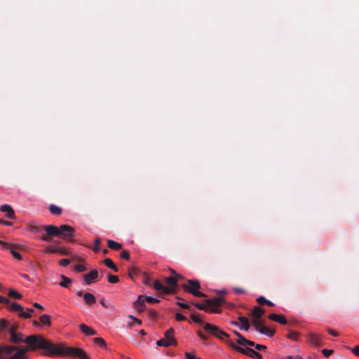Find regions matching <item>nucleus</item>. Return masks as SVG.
<instances>
[{
	"label": "nucleus",
	"instance_id": "e433bc0d",
	"mask_svg": "<svg viewBox=\"0 0 359 359\" xmlns=\"http://www.w3.org/2000/svg\"><path fill=\"white\" fill-rule=\"evenodd\" d=\"M247 339H245L242 334L237 339L236 343L240 346H245Z\"/></svg>",
	"mask_w": 359,
	"mask_h": 359
},
{
	"label": "nucleus",
	"instance_id": "c03bdc74",
	"mask_svg": "<svg viewBox=\"0 0 359 359\" xmlns=\"http://www.w3.org/2000/svg\"><path fill=\"white\" fill-rule=\"evenodd\" d=\"M177 304L184 309H189L190 310L191 309V306L188 304L182 303V302H177Z\"/></svg>",
	"mask_w": 359,
	"mask_h": 359
},
{
	"label": "nucleus",
	"instance_id": "393cba45",
	"mask_svg": "<svg viewBox=\"0 0 359 359\" xmlns=\"http://www.w3.org/2000/svg\"><path fill=\"white\" fill-rule=\"evenodd\" d=\"M104 263L107 267L111 269L114 271H115V272L118 271V267L114 264V263L110 258H106L104 260Z\"/></svg>",
	"mask_w": 359,
	"mask_h": 359
},
{
	"label": "nucleus",
	"instance_id": "aec40b11",
	"mask_svg": "<svg viewBox=\"0 0 359 359\" xmlns=\"http://www.w3.org/2000/svg\"><path fill=\"white\" fill-rule=\"evenodd\" d=\"M79 328L83 333L88 336L95 335L97 334V332L94 329L90 327L89 326L85 324H81L79 325Z\"/></svg>",
	"mask_w": 359,
	"mask_h": 359
},
{
	"label": "nucleus",
	"instance_id": "cd10ccee",
	"mask_svg": "<svg viewBox=\"0 0 359 359\" xmlns=\"http://www.w3.org/2000/svg\"><path fill=\"white\" fill-rule=\"evenodd\" d=\"M257 302H258L259 304L260 305H263V304H266L269 306H273L274 304L273 302H271V301L269 300H267L263 296H261L259 297V298H257Z\"/></svg>",
	"mask_w": 359,
	"mask_h": 359
},
{
	"label": "nucleus",
	"instance_id": "4468645a",
	"mask_svg": "<svg viewBox=\"0 0 359 359\" xmlns=\"http://www.w3.org/2000/svg\"><path fill=\"white\" fill-rule=\"evenodd\" d=\"M0 210L5 212L8 219H13L15 218V212L10 205L4 204L1 205Z\"/></svg>",
	"mask_w": 359,
	"mask_h": 359
},
{
	"label": "nucleus",
	"instance_id": "8fccbe9b",
	"mask_svg": "<svg viewBox=\"0 0 359 359\" xmlns=\"http://www.w3.org/2000/svg\"><path fill=\"white\" fill-rule=\"evenodd\" d=\"M0 224L5 226H12L13 224L11 222L4 220L2 219H0Z\"/></svg>",
	"mask_w": 359,
	"mask_h": 359
},
{
	"label": "nucleus",
	"instance_id": "f03ea898",
	"mask_svg": "<svg viewBox=\"0 0 359 359\" xmlns=\"http://www.w3.org/2000/svg\"><path fill=\"white\" fill-rule=\"evenodd\" d=\"M265 311L259 306H255L252 311L251 315L255 319L252 320V324L255 327V330L262 334H265L269 337H271L275 334V330L271 329L266 327L259 318H260L264 314Z\"/></svg>",
	"mask_w": 359,
	"mask_h": 359
},
{
	"label": "nucleus",
	"instance_id": "a211bd4d",
	"mask_svg": "<svg viewBox=\"0 0 359 359\" xmlns=\"http://www.w3.org/2000/svg\"><path fill=\"white\" fill-rule=\"evenodd\" d=\"M165 283L169 285V287H167L171 289V293H173L176 291L177 288V284L176 278L174 277V276L168 277L165 280Z\"/></svg>",
	"mask_w": 359,
	"mask_h": 359
},
{
	"label": "nucleus",
	"instance_id": "f704fd0d",
	"mask_svg": "<svg viewBox=\"0 0 359 359\" xmlns=\"http://www.w3.org/2000/svg\"><path fill=\"white\" fill-rule=\"evenodd\" d=\"M108 281L111 283H116L119 281V278L117 276L108 274Z\"/></svg>",
	"mask_w": 359,
	"mask_h": 359
},
{
	"label": "nucleus",
	"instance_id": "774afa93",
	"mask_svg": "<svg viewBox=\"0 0 359 359\" xmlns=\"http://www.w3.org/2000/svg\"><path fill=\"white\" fill-rule=\"evenodd\" d=\"M169 270L171 272V273L172 274V276H176L177 273L175 270H173L172 269H170Z\"/></svg>",
	"mask_w": 359,
	"mask_h": 359
},
{
	"label": "nucleus",
	"instance_id": "864d4df0",
	"mask_svg": "<svg viewBox=\"0 0 359 359\" xmlns=\"http://www.w3.org/2000/svg\"><path fill=\"white\" fill-rule=\"evenodd\" d=\"M351 351L355 355L359 356V346H355Z\"/></svg>",
	"mask_w": 359,
	"mask_h": 359
},
{
	"label": "nucleus",
	"instance_id": "a19ab883",
	"mask_svg": "<svg viewBox=\"0 0 359 359\" xmlns=\"http://www.w3.org/2000/svg\"><path fill=\"white\" fill-rule=\"evenodd\" d=\"M74 269L77 272H83L86 271V268L82 264H76L74 267Z\"/></svg>",
	"mask_w": 359,
	"mask_h": 359
},
{
	"label": "nucleus",
	"instance_id": "052dcab7",
	"mask_svg": "<svg viewBox=\"0 0 359 359\" xmlns=\"http://www.w3.org/2000/svg\"><path fill=\"white\" fill-rule=\"evenodd\" d=\"M285 359H301L299 355H295L294 357L291 355H287L285 358Z\"/></svg>",
	"mask_w": 359,
	"mask_h": 359
},
{
	"label": "nucleus",
	"instance_id": "1a4fd4ad",
	"mask_svg": "<svg viewBox=\"0 0 359 359\" xmlns=\"http://www.w3.org/2000/svg\"><path fill=\"white\" fill-rule=\"evenodd\" d=\"M175 330L170 328L164 334V338H162L156 341L158 346L168 347L170 346H176L177 344L176 339L174 337Z\"/></svg>",
	"mask_w": 359,
	"mask_h": 359
},
{
	"label": "nucleus",
	"instance_id": "e2e57ef3",
	"mask_svg": "<svg viewBox=\"0 0 359 359\" xmlns=\"http://www.w3.org/2000/svg\"><path fill=\"white\" fill-rule=\"evenodd\" d=\"M33 306H34V307L39 309L41 310H43L44 309L43 307L41 304H39V303H34L33 304Z\"/></svg>",
	"mask_w": 359,
	"mask_h": 359
},
{
	"label": "nucleus",
	"instance_id": "603ef678",
	"mask_svg": "<svg viewBox=\"0 0 359 359\" xmlns=\"http://www.w3.org/2000/svg\"><path fill=\"white\" fill-rule=\"evenodd\" d=\"M257 350L258 351H261V350H265L266 349V346H264V345H262V344H256L255 347Z\"/></svg>",
	"mask_w": 359,
	"mask_h": 359
},
{
	"label": "nucleus",
	"instance_id": "5701e85b",
	"mask_svg": "<svg viewBox=\"0 0 359 359\" xmlns=\"http://www.w3.org/2000/svg\"><path fill=\"white\" fill-rule=\"evenodd\" d=\"M107 246L111 250L118 251L122 248V244L113 240L107 241Z\"/></svg>",
	"mask_w": 359,
	"mask_h": 359
},
{
	"label": "nucleus",
	"instance_id": "338daca9",
	"mask_svg": "<svg viewBox=\"0 0 359 359\" xmlns=\"http://www.w3.org/2000/svg\"><path fill=\"white\" fill-rule=\"evenodd\" d=\"M21 276H22L24 278H25V279H27V280H29V276H28V275L23 273V274H22Z\"/></svg>",
	"mask_w": 359,
	"mask_h": 359
},
{
	"label": "nucleus",
	"instance_id": "0eeeda50",
	"mask_svg": "<svg viewBox=\"0 0 359 359\" xmlns=\"http://www.w3.org/2000/svg\"><path fill=\"white\" fill-rule=\"evenodd\" d=\"M16 329H17V325H12L9 327L8 328V332L10 333V335H11V340L12 342L13 343H15V344H18V343H20V342H25L26 343L27 345H28V348H17L15 346H11V347H14L15 348V351L13 352V353L11 355H13L15 352H17L19 349H25L26 351H27L28 350H31V348H30V346L26 342L27 338L29 337V336H28L25 340L23 339V335L22 334L20 333V332H16ZM32 335H30L31 337ZM27 352H25L26 353Z\"/></svg>",
	"mask_w": 359,
	"mask_h": 359
},
{
	"label": "nucleus",
	"instance_id": "9b49d317",
	"mask_svg": "<svg viewBox=\"0 0 359 359\" xmlns=\"http://www.w3.org/2000/svg\"><path fill=\"white\" fill-rule=\"evenodd\" d=\"M59 238L65 239L68 241H72V238L74 235V229L72 226L67 224H62L60 226Z\"/></svg>",
	"mask_w": 359,
	"mask_h": 359
},
{
	"label": "nucleus",
	"instance_id": "20e7f679",
	"mask_svg": "<svg viewBox=\"0 0 359 359\" xmlns=\"http://www.w3.org/2000/svg\"><path fill=\"white\" fill-rule=\"evenodd\" d=\"M224 299L222 297H217L213 299L205 300V304H194L198 309L208 313H219L221 312L219 307L224 303Z\"/></svg>",
	"mask_w": 359,
	"mask_h": 359
},
{
	"label": "nucleus",
	"instance_id": "39448f33",
	"mask_svg": "<svg viewBox=\"0 0 359 359\" xmlns=\"http://www.w3.org/2000/svg\"><path fill=\"white\" fill-rule=\"evenodd\" d=\"M14 351V347H0V359H25V349H19L13 355H11Z\"/></svg>",
	"mask_w": 359,
	"mask_h": 359
},
{
	"label": "nucleus",
	"instance_id": "69168bd1",
	"mask_svg": "<svg viewBox=\"0 0 359 359\" xmlns=\"http://www.w3.org/2000/svg\"><path fill=\"white\" fill-rule=\"evenodd\" d=\"M135 321L138 324V325H142V320L138 319V318H135Z\"/></svg>",
	"mask_w": 359,
	"mask_h": 359
},
{
	"label": "nucleus",
	"instance_id": "a878e982",
	"mask_svg": "<svg viewBox=\"0 0 359 359\" xmlns=\"http://www.w3.org/2000/svg\"><path fill=\"white\" fill-rule=\"evenodd\" d=\"M39 320L42 324L46 325H50L51 324L50 316L47 314H43L39 318Z\"/></svg>",
	"mask_w": 359,
	"mask_h": 359
},
{
	"label": "nucleus",
	"instance_id": "79ce46f5",
	"mask_svg": "<svg viewBox=\"0 0 359 359\" xmlns=\"http://www.w3.org/2000/svg\"><path fill=\"white\" fill-rule=\"evenodd\" d=\"M175 320L177 321H183V320H186L187 318L184 315H182L180 313H177L175 315Z\"/></svg>",
	"mask_w": 359,
	"mask_h": 359
},
{
	"label": "nucleus",
	"instance_id": "6e6552de",
	"mask_svg": "<svg viewBox=\"0 0 359 359\" xmlns=\"http://www.w3.org/2000/svg\"><path fill=\"white\" fill-rule=\"evenodd\" d=\"M226 343L231 348H233V350H235L242 354L250 356L253 358H257V359L262 358V355L261 353L253 350L251 348H249V347L243 348V347L236 346L232 341H226Z\"/></svg>",
	"mask_w": 359,
	"mask_h": 359
},
{
	"label": "nucleus",
	"instance_id": "dca6fc26",
	"mask_svg": "<svg viewBox=\"0 0 359 359\" xmlns=\"http://www.w3.org/2000/svg\"><path fill=\"white\" fill-rule=\"evenodd\" d=\"M154 287L156 290L159 291L165 294L171 293V289L164 286L159 280H155L154 282Z\"/></svg>",
	"mask_w": 359,
	"mask_h": 359
},
{
	"label": "nucleus",
	"instance_id": "3c124183",
	"mask_svg": "<svg viewBox=\"0 0 359 359\" xmlns=\"http://www.w3.org/2000/svg\"><path fill=\"white\" fill-rule=\"evenodd\" d=\"M185 356L187 359H196V355L194 353L187 352Z\"/></svg>",
	"mask_w": 359,
	"mask_h": 359
},
{
	"label": "nucleus",
	"instance_id": "de8ad7c7",
	"mask_svg": "<svg viewBox=\"0 0 359 359\" xmlns=\"http://www.w3.org/2000/svg\"><path fill=\"white\" fill-rule=\"evenodd\" d=\"M55 250H56V248H54L50 246H47L45 249V252H48V253H55Z\"/></svg>",
	"mask_w": 359,
	"mask_h": 359
},
{
	"label": "nucleus",
	"instance_id": "f3484780",
	"mask_svg": "<svg viewBox=\"0 0 359 359\" xmlns=\"http://www.w3.org/2000/svg\"><path fill=\"white\" fill-rule=\"evenodd\" d=\"M308 341L314 346L321 345V336L316 333H310L308 335Z\"/></svg>",
	"mask_w": 359,
	"mask_h": 359
},
{
	"label": "nucleus",
	"instance_id": "680f3d73",
	"mask_svg": "<svg viewBox=\"0 0 359 359\" xmlns=\"http://www.w3.org/2000/svg\"><path fill=\"white\" fill-rule=\"evenodd\" d=\"M234 291L237 293H244L245 290L243 288L236 287L234 288Z\"/></svg>",
	"mask_w": 359,
	"mask_h": 359
},
{
	"label": "nucleus",
	"instance_id": "4c0bfd02",
	"mask_svg": "<svg viewBox=\"0 0 359 359\" xmlns=\"http://www.w3.org/2000/svg\"><path fill=\"white\" fill-rule=\"evenodd\" d=\"M334 353V351L332 349H323L322 350V353L324 356L325 357H329L330 355H331L332 353Z\"/></svg>",
	"mask_w": 359,
	"mask_h": 359
},
{
	"label": "nucleus",
	"instance_id": "0e129e2a",
	"mask_svg": "<svg viewBox=\"0 0 359 359\" xmlns=\"http://www.w3.org/2000/svg\"><path fill=\"white\" fill-rule=\"evenodd\" d=\"M76 294H77V296H78V297H81V296H83V294H83V292H82V291L79 290V291H78V292H76Z\"/></svg>",
	"mask_w": 359,
	"mask_h": 359
},
{
	"label": "nucleus",
	"instance_id": "37998d69",
	"mask_svg": "<svg viewBox=\"0 0 359 359\" xmlns=\"http://www.w3.org/2000/svg\"><path fill=\"white\" fill-rule=\"evenodd\" d=\"M7 326H8L7 321L4 318L0 319V329H1V330L6 329L7 327Z\"/></svg>",
	"mask_w": 359,
	"mask_h": 359
},
{
	"label": "nucleus",
	"instance_id": "49530a36",
	"mask_svg": "<svg viewBox=\"0 0 359 359\" xmlns=\"http://www.w3.org/2000/svg\"><path fill=\"white\" fill-rule=\"evenodd\" d=\"M69 263H70V259H62L60 262V264L64 267L67 266Z\"/></svg>",
	"mask_w": 359,
	"mask_h": 359
},
{
	"label": "nucleus",
	"instance_id": "4d7b16f0",
	"mask_svg": "<svg viewBox=\"0 0 359 359\" xmlns=\"http://www.w3.org/2000/svg\"><path fill=\"white\" fill-rule=\"evenodd\" d=\"M149 315H150V316L155 318L157 316V312L154 309H151L149 311Z\"/></svg>",
	"mask_w": 359,
	"mask_h": 359
},
{
	"label": "nucleus",
	"instance_id": "ea45409f",
	"mask_svg": "<svg viewBox=\"0 0 359 359\" xmlns=\"http://www.w3.org/2000/svg\"><path fill=\"white\" fill-rule=\"evenodd\" d=\"M130 254L129 252L127 251V250H123L122 251V252L121 253V257L122 259H124L126 260H129L130 259Z\"/></svg>",
	"mask_w": 359,
	"mask_h": 359
},
{
	"label": "nucleus",
	"instance_id": "b1692460",
	"mask_svg": "<svg viewBox=\"0 0 359 359\" xmlns=\"http://www.w3.org/2000/svg\"><path fill=\"white\" fill-rule=\"evenodd\" d=\"M48 210L53 215H60L62 212V209L54 204H50L49 205Z\"/></svg>",
	"mask_w": 359,
	"mask_h": 359
},
{
	"label": "nucleus",
	"instance_id": "bb28decb",
	"mask_svg": "<svg viewBox=\"0 0 359 359\" xmlns=\"http://www.w3.org/2000/svg\"><path fill=\"white\" fill-rule=\"evenodd\" d=\"M61 278L62 281L60 283V285L63 287H69L72 280L70 278L66 277L64 275H61Z\"/></svg>",
	"mask_w": 359,
	"mask_h": 359
},
{
	"label": "nucleus",
	"instance_id": "2f4dec72",
	"mask_svg": "<svg viewBox=\"0 0 359 359\" xmlns=\"http://www.w3.org/2000/svg\"><path fill=\"white\" fill-rule=\"evenodd\" d=\"M93 341L96 344L100 345L102 347H104V348L107 347V344H106L105 341L101 337L94 338Z\"/></svg>",
	"mask_w": 359,
	"mask_h": 359
},
{
	"label": "nucleus",
	"instance_id": "5fc2aeb1",
	"mask_svg": "<svg viewBox=\"0 0 359 359\" xmlns=\"http://www.w3.org/2000/svg\"><path fill=\"white\" fill-rule=\"evenodd\" d=\"M197 334H198V336L201 339H203V340L207 339V336H206V335H205V334H204L201 331H200V330H199V331H198V332H197Z\"/></svg>",
	"mask_w": 359,
	"mask_h": 359
},
{
	"label": "nucleus",
	"instance_id": "09e8293b",
	"mask_svg": "<svg viewBox=\"0 0 359 359\" xmlns=\"http://www.w3.org/2000/svg\"><path fill=\"white\" fill-rule=\"evenodd\" d=\"M41 240L43 241H46V242H50L51 238H50V236H48V234H46V235L43 234L41 237Z\"/></svg>",
	"mask_w": 359,
	"mask_h": 359
},
{
	"label": "nucleus",
	"instance_id": "13d9d810",
	"mask_svg": "<svg viewBox=\"0 0 359 359\" xmlns=\"http://www.w3.org/2000/svg\"><path fill=\"white\" fill-rule=\"evenodd\" d=\"M174 277L176 278V281H179L180 280H184L183 276H182L180 273H177L176 276H174Z\"/></svg>",
	"mask_w": 359,
	"mask_h": 359
},
{
	"label": "nucleus",
	"instance_id": "6ab92c4d",
	"mask_svg": "<svg viewBox=\"0 0 359 359\" xmlns=\"http://www.w3.org/2000/svg\"><path fill=\"white\" fill-rule=\"evenodd\" d=\"M269 318L271 320H273L275 322L279 323L281 325H286L287 323V320L284 318L283 316L278 315V314H270L269 316Z\"/></svg>",
	"mask_w": 359,
	"mask_h": 359
},
{
	"label": "nucleus",
	"instance_id": "9d476101",
	"mask_svg": "<svg viewBox=\"0 0 359 359\" xmlns=\"http://www.w3.org/2000/svg\"><path fill=\"white\" fill-rule=\"evenodd\" d=\"M145 301L149 304H156L159 302V300L154 297L140 295L137 299L133 303L134 308L136 309L139 312H142L146 307L144 304Z\"/></svg>",
	"mask_w": 359,
	"mask_h": 359
},
{
	"label": "nucleus",
	"instance_id": "58836bf2",
	"mask_svg": "<svg viewBox=\"0 0 359 359\" xmlns=\"http://www.w3.org/2000/svg\"><path fill=\"white\" fill-rule=\"evenodd\" d=\"M19 316L22 318H29L31 317V314L27 311H24V309L22 308V311H20L19 312Z\"/></svg>",
	"mask_w": 359,
	"mask_h": 359
},
{
	"label": "nucleus",
	"instance_id": "6e6d98bb",
	"mask_svg": "<svg viewBox=\"0 0 359 359\" xmlns=\"http://www.w3.org/2000/svg\"><path fill=\"white\" fill-rule=\"evenodd\" d=\"M327 332L330 334L332 335L333 337H337L338 336V333L337 332H335L334 330H332V329H329L327 330Z\"/></svg>",
	"mask_w": 359,
	"mask_h": 359
},
{
	"label": "nucleus",
	"instance_id": "bf43d9fd",
	"mask_svg": "<svg viewBox=\"0 0 359 359\" xmlns=\"http://www.w3.org/2000/svg\"><path fill=\"white\" fill-rule=\"evenodd\" d=\"M245 345H248L250 346H255V347L256 346V344H255L254 341L248 340V339H247Z\"/></svg>",
	"mask_w": 359,
	"mask_h": 359
},
{
	"label": "nucleus",
	"instance_id": "7ed1b4c3",
	"mask_svg": "<svg viewBox=\"0 0 359 359\" xmlns=\"http://www.w3.org/2000/svg\"><path fill=\"white\" fill-rule=\"evenodd\" d=\"M191 319L196 323L203 325L204 330L210 335H212L221 340H223V337L226 338L229 337V335L226 332L219 329V327L209 323H204L198 313H191Z\"/></svg>",
	"mask_w": 359,
	"mask_h": 359
},
{
	"label": "nucleus",
	"instance_id": "4be33fe9",
	"mask_svg": "<svg viewBox=\"0 0 359 359\" xmlns=\"http://www.w3.org/2000/svg\"><path fill=\"white\" fill-rule=\"evenodd\" d=\"M83 299L86 304L90 306L94 304L96 302L95 296L89 292H86L83 294Z\"/></svg>",
	"mask_w": 359,
	"mask_h": 359
},
{
	"label": "nucleus",
	"instance_id": "f257e3e1",
	"mask_svg": "<svg viewBox=\"0 0 359 359\" xmlns=\"http://www.w3.org/2000/svg\"><path fill=\"white\" fill-rule=\"evenodd\" d=\"M26 342L32 350L43 349L46 353L52 356H69L79 359H90L85 351L80 348L57 345L51 343L41 335L33 334L27 338Z\"/></svg>",
	"mask_w": 359,
	"mask_h": 359
},
{
	"label": "nucleus",
	"instance_id": "a18cd8bd",
	"mask_svg": "<svg viewBox=\"0 0 359 359\" xmlns=\"http://www.w3.org/2000/svg\"><path fill=\"white\" fill-rule=\"evenodd\" d=\"M0 303L4 304L6 305H9L11 302L8 298H6L4 296H0Z\"/></svg>",
	"mask_w": 359,
	"mask_h": 359
},
{
	"label": "nucleus",
	"instance_id": "ddd939ff",
	"mask_svg": "<svg viewBox=\"0 0 359 359\" xmlns=\"http://www.w3.org/2000/svg\"><path fill=\"white\" fill-rule=\"evenodd\" d=\"M0 245H4V248L8 250L12 255L17 259H21L22 256L20 252L16 251L14 248H13V245L8 243H6L0 240Z\"/></svg>",
	"mask_w": 359,
	"mask_h": 359
},
{
	"label": "nucleus",
	"instance_id": "423d86ee",
	"mask_svg": "<svg viewBox=\"0 0 359 359\" xmlns=\"http://www.w3.org/2000/svg\"><path fill=\"white\" fill-rule=\"evenodd\" d=\"M186 284H183L182 285V289L184 292L190 293L195 297H205L206 294L200 292L199 290L201 288L200 282L197 280H191L189 279L187 280Z\"/></svg>",
	"mask_w": 359,
	"mask_h": 359
},
{
	"label": "nucleus",
	"instance_id": "473e14b6",
	"mask_svg": "<svg viewBox=\"0 0 359 359\" xmlns=\"http://www.w3.org/2000/svg\"><path fill=\"white\" fill-rule=\"evenodd\" d=\"M299 333L297 332L291 331L287 335V337L290 339H292L294 341L298 340Z\"/></svg>",
	"mask_w": 359,
	"mask_h": 359
},
{
	"label": "nucleus",
	"instance_id": "72a5a7b5",
	"mask_svg": "<svg viewBox=\"0 0 359 359\" xmlns=\"http://www.w3.org/2000/svg\"><path fill=\"white\" fill-rule=\"evenodd\" d=\"M55 253H60L62 255H69V251L66 248H62V247L56 248Z\"/></svg>",
	"mask_w": 359,
	"mask_h": 359
},
{
	"label": "nucleus",
	"instance_id": "412c9836",
	"mask_svg": "<svg viewBox=\"0 0 359 359\" xmlns=\"http://www.w3.org/2000/svg\"><path fill=\"white\" fill-rule=\"evenodd\" d=\"M238 320L241 323V325L239 326V328L241 330L248 331L250 328V323L248 319L245 316H240L238 318Z\"/></svg>",
	"mask_w": 359,
	"mask_h": 359
},
{
	"label": "nucleus",
	"instance_id": "c756f323",
	"mask_svg": "<svg viewBox=\"0 0 359 359\" xmlns=\"http://www.w3.org/2000/svg\"><path fill=\"white\" fill-rule=\"evenodd\" d=\"M10 309L19 313L20 311H22V306L15 302H13L10 305Z\"/></svg>",
	"mask_w": 359,
	"mask_h": 359
},
{
	"label": "nucleus",
	"instance_id": "c85d7f7f",
	"mask_svg": "<svg viewBox=\"0 0 359 359\" xmlns=\"http://www.w3.org/2000/svg\"><path fill=\"white\" fill-rule=\"evenodd\" d=\"M43 226H38L35 225H29L28 226V230L34 233H41L43 231Z\"/></svg>",
	"mask_w": 359,
	"mask_h": 359
},
{
	"label": "nucleus",
	"instance_id": "c9c22d12",
	"mask_svg": "<svg viewBox=\"0 0 359 359\" xmlns=\"http://www.w3.org/2000/svg\"><path fill=\"white\" fill-rule=\"evenodd\" d=\"M95 247L93 248V250L95 252H98L100 249V245L101 243V241H100V238H96L95 240Z\"/></svg>",
	"mask_w": 359,
	"mask_h": 359
},
{
	"label": "nucleus",
	"instance_id": "2eb2a0df",
	"mask_svg": "<svg viewBox=\"0 0 359 359\" xmlns=\"http://www.w3.org/2000/svg\"><path fill=\"white\" fill-rule=\"evenodd\" d=\"M97 277L98 271L96 269H93L90 273L84 275L83 279L87 285H90Z\"/></svg>",
	"mask_w": 359,
	"mask_h": 359
},
{
	"label": "nucleus",
	"instance_id": "7c9ffc66",
	"mask_svg": "<svg viewBox=\"0 0 359 359\" xmlns=\"http://www.w3.org/2000/svg\"><path fill=\"white\" fill-rule=\"evenodd\" d=\"M8 295L9 297H12V298H15V299H20L22 297V295L20 293H19L18 291L15 290H10L9 292H8Z\"/></svg>",
	"mask_w": 359,
	"mask_h": 359
},
{
	"label": "nucleus",
	"instance_id": "f8f14e48",
	"mask_svg": "<svg viewBox=\"0 0 359 359\" xmlns=\"http://www.w3.org/2000/svg\"><path fill=\"white\" fill-rule=\"evenodd\" d=\"M43 229L46 231L48 236L59 237V233H60V226L55 225H45L43 226Z\"/></svg>",
	"mask_w": 359,
	"mask_h": 359
}]
</instances>
